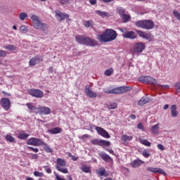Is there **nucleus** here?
<instances>
[{
	"label": "nucleus",
	"instance_id": "obj_40",
	"mask_svg": "<svg viewBox=\"0 0 180 180\" xmlns=\"http://www.w3.org/2000/svg\"><path fill=\"white\" fill-rule=\"evenodd\" d=\"M26 105L28 108V109L32 111L36 110L38 109V108H37V107H34V105H32V104H31V103H27Z\"/></svg>",
	"mask_w": 180,
	"mask_h": 180
},
{
	"label": "nucleus",
	"instance_id": "obj_51",
	"mask_svg": "<svg viewBox=\"0 0 180 180\" xmlns=\"http://www.w3.org/2000/svg\"><path fill=\"white\" fill-rule=\"evenodd\" d=\"M30 150H31L32 151L34 152V153H38L39 152V149L38 148H34L32 147H27Z\"/></svg>",
	"mask_w": 180,
	"mask_h": 180
},
{
	"label": "nucleus",
	"instance_id": "obj_61",
	"mask_svg": "<svg viewBox=\"0 0 180 180\" xmlns=\"http://www.w3.org/2000/svg\"><path fill=\"white\" fill-rule=\"evenodd\" d=\"M107 151H108L110 154L114 155V151L112 149H107Z\"/></svg>",
	"mask_w": 180,
	"mask_h": 180
},
{
	"label": "nucleus",
	"instance_id": "obj_62",
	"mask_svg": "<svg viewBox=\"0 0 180 180\" xmlns=\"http://www.w3.org/2000/svg\"><path fill=\"white\" fill-rule=\"evenodd\" d=\"M67 177L68 178V180H72V178L71 176H67Z\"/></svg>",
	"mask_w": 180,
	"mask_h": 180
},
{
	"label": "nucleus",
	"instance_id": "obj_63",
	"mask_svg": "<svg viewBox=\"0 0 180 180\" xmlns=\"http://www.w3.org/2000/svg\"><path fill=\"white\" fill-rule=\"evenodd\" d=\"M26 180H34V179H33L32 178H30V177H27V178L26 179Z\"/></svg>",
	"mask_w": 180,
	"mask_h": 180
},
{
	"label": "nucleus",
	"instance_id": "obj_28",
	"mask_svg": "<svg viewBox=\"0 0 180 180\" xmlns=\"http://www.w3.org/2000/svg\"><path fill=\"white\" fill-rule=\"evenodd\" d=\"M4 49L8 50L10 51H15L17 50V46L13 44H8L4 46Z\"/></svg>",
	"mask_w": 180,
	"mask_h": 180
},
{
	"label": "nucleus",
	"instance_id": "obj_41",
	"mask_svg": "<svg viewBox=\"0 0 180 180\" xmlns=\"http://www.w3.org/2000/svg\"><path fill=\"white\" fill-rule=\"evenodd\" d=\"M142 155L145 158H148L150 156V153L148 150H145L142 151Z\"/></svg>",
	"mask_w": 180,
	"mask_h": 180
},
{
	"label": "nucleus",
	"instance_id": "obj_45",
	"mask_svg": "<svg viewBox=\"0 0 180 180\" xmlns=\"http://www.w3.org/2000/svg\"><path fill=\"white\" fill-rule=\"evenodd\" d=\"M20 30L22 33H26L27 32V27H25V25H21Z\"/></svg>",
	"mask_w": 180,
	"mask_h": 180
},
{
	"label": "nucleus",
	"instance_id": "obj_13",
	"mask_svg": "<svg viewBox=\"0 0 180 180\" xmlns=\"http://www.w3.org/2000/svg\"><path fill=\"white\" fill-rule=\"evenodd\" d=\"M136 32L138 36L143 39L150 40L153 38V35L150 32H146L140 30H136Z\"/></svg>",
	"mask_w": 180,
	"mask_h": 180
},
{
	"label": "nucleus",
	"instance_id": "obj_48",
	"mask_svg": "<svg viewBox=\"0 0 180 180\" xmlns=\"http://www.w3.org/2000/svg\"><path fill=\"white\" fill-rule=\"evenodd\" d=\"M6 56V52L4 50H0V58H5Z\"/></svg>",
	"mask_w": 180,
	"mask_h": 180
},
{
	"label": "nucleus",
	"instance_id": "obj_59",
	"mask_svg": "<svg viewBox=\"0 0 180 180\" xmlns=\"http://www.w3.org/2000/svg\"><path fill=\"white\" fill-rule=\"evenodd\" d=\"M169 104H165V105H164V107H163V109H164V110H167V109L169 108Z\"/></svg>",
	"mask_w": 180,
	"mask_h": 180
},
{
	"label": "nucleus",
	"instance_id": "obj_29",
	"mask_svg": "<svg viewBox=\"0 0 180 180\" xmlns=\"http://www.w3.org/2000/svg\"><path fill=\"white\" fill-rule=\"evenodd\" d=\"M159 129L160 124H155V126L152 127V129H150V131H152V134H158L159 133Z\"/></svg>",
	"mask_w": 180,
	"mask_h": 180
},
{
	"label": "nucleus",
	"instance_id": "obj_56",
	"mask_svg": "<svg viewBox=\"0 0 180 180\" xmlns=\"http://www.w3.org/2000/svg\"><path fill=\"white\" fill-rule=\"evenodd\" d=\"M160 87L164 88L165 89H169V86H167V84H163V86H160Z\"/></svg>",
	"mask_w": 180,
	"mask_h": 180
},
{
	"label": "nucleus",
	"instance_id": "obj_37",
	"mask_svg": "<svg viewBox=\"0 0 180 180\" xmlns=\"http://www.w3.org/2000/svg\"><path fill=\"white\" fill-rule=\"evenodd\" d=\"M27 18V13L25 12H21L19 15V18L20 20L24 21L25 18Z\"/></svg>",
	"mask_w": 180,
	"mask_h": 180
},
{
	"label": "nucleus",
	"instance_id": "obj_19",
	"mask_svg": "<svg viewBox=\"0 0 180 180\" xmlns=\"http://www.w3.org/2000/svg\"><path fill=\"white\" fill-rule=\"evenodd\" d=\"M96 130L98 132L99 135L105 138V139H110V134L103 128L97 127H96Z\"/></svg>",
	"mask_w": 180,
	"mask_h": 180
},
{
	"label": "nucleus",
	"instance_id": "obj_47",
	"mask_svg": "<svg viewBox=\"0 0 180 180\" xmlns=\"http://www.w3.org/2000/svg\"><path fill=\"white\" fill-rule=\"evenodd\" d=\"M34 175L37 177H41L44 176V174L42 172H34Z\"/></svg>",
	"mask_w": 180,
	"mask_h": 180
},
{
	"label": "nucleus",
	"instance_id": "obj_2",
	"mask_svg": "<svg viewBox=\"0 0 180 180\" xmlns=\"http://www.w3.org/2000/svg\"><path fill=\"white\" fill-rule=\"evenodd\" d=\"M76 41L81 45H85L87 46H98L97 41L91 37L85 35H77L75 37Z\"/></svg>",
	"mask_w": 180,
	"mask_h": 180
},
{
	"label": "nucleus",
	"instance_id": "obj_1",
	"mask_svg": "<svg viewBox=\"0 0 180 180\" xmlns=\"http://www.w3.org/2000/svg\"><path fill=\"white\" fill-rule=\"evenodd\" d=\"M117 37V33L113 29L107 28L102 34L97 35V39L101 43L112 41Z\"/></svg>",
	"mask_w": 180,
	"mask_h": 180
},
{
	"label": "nucleus",
	"instance_id": "obj_24",
	"mask_svg": "<svg viewBox=\"0 0 180 180\" xmlns=\"http://www.w3.org/2000/svg\"><path fill=\"white\" fill-rule=\"evenodd\" d=\"M100 157L105 162H113L112 158L105 153H101Z\"/></svg>",
	"mask_w": 180,
	"mask_h": 180
},
{
	"label": "nucleus",
	"instance_id": "obj_33",
	"mask_svg": "<svg viewBox=\"0 0 180 180\" xmlns=\"http://www.w3.org/2000/svg\"><path fill=\"white\" fill-rule=\"evenodd\" d=\"M133 139L132 136H129L127 135H124L121 137V141H124V142H127V141H130Z\"/></svg>",
	"mask_w": 180,
	"mask_h": 180
},
{
	"label": "nucleus",
	"instance_id": "obj_43",
	"mask_svg": "<svg viewBox=\"0 0 180 180\" xmlns=\"http://www.w3.org/2000/svg\"><path fill=\"white\" fill-rule=\"evenodd\" d=\"M44 146V149L45 150V151H46L47 153H51L52 150L51 148L46 144L44 143V144L43 146Z\"/></svg>",
	"mask_w": 180,
	"mask_h": 180
},
{
	"label": "nucleus",
	"instance_id": "obj_31",
	"mask_svg": "<svg viewBox=\"0 0 180 180\" xmlns=\"http://www.w3.org/2000/svg\"><path fill=\"white\" fill-rule=\"evenodd\" d=\"M84 25L86 28L93 27H94V22H93V20H86L84 22Z\"/></svg>",
	"mask_w": 180,
	"mask_h": 180
},
{
	"label": "nucleus",
	"instance_id": "obj_6",
	"mask_svg": "<svg viewBox=\"0 0 180 180\" xmlns=\"http://www.w3.org/2000/svg\"><path fill=\"white\" fill-rule=\"evenodd\" d=\"M145 49L146 44L143 42H137L135 43V45H134V47L131 49V53H132V55L136 54L139 56Z\"/></svg>",
	"mask_w": 180,
	"mask_h": 180
},
{
	"label": "nucleus",
	"instance_id": "obj_5",
	"mask_svg": "<svg viewBox=\"0 0 180 180\" xmlns=\"http://www.w3.org/2000/svg\"><path fill=\"white\" fill-rule=\"evenodd\" d=\"M135 26L146 30H151L155 27V23L151 20H139L135 22Z\"/></svg>",
	"mask_w": 180,
	"mask_h": 180
},
{
	"label": "nucleus",
	"instance_id": "obj_30",
	"mask_svg": "<svg viewBox=\"0 0 180 180\" xmlns=\"http://www.w3.org/2000/svg\"><path fill=\"white\" fill-rule=\"evenodd\" d=\"M106 170L104 167H102L101 169H99V170L97 172L98 174H99L100 176H108V174H107Z\"/></svg>",
	"mask_w": 180,
	"mask_h": 180
},
{
	"label": "nucleus",
	"instance_id": "obj_26",
	"mask_svg": "<svg viewBox=\"0 0 180 180\" xmlns=\"http://www.w3.org/2000/svg\"><path fill=\"white\" fill-rule=\"evenodd\" d=\"M176 108H177V107L175 105H171V107H170L171 114L173 117H177L178 112L176 111Z\"/></svg>",
	"mask_w": 180,
	"mask_h": 180
},
{
	"label": "nucleus",
	"instance_id": "obj_58",
	"mask_svg": "<svg viewBox=\"0 0 180 180\" xmlns=\"http://www.w3.org/2000/svg\"><path fill=\"white\" fill-rule=\"evenodd\" d=\"M105 4L111 3L113 0H102Z\"/></svg>",
	"mask_w": 180,
	"mask_h": 180
},
{
	"label": "nucleus",
	"instance_id": "obj_32",
	"mask_svg": "<svg viewBox=\"0 0 180 180\" xmlns=\"http://www.w3.org/2000/svg\"><path fill=\"white\" fill-rule=\"evenodd\" d=\"M6 139L7 141L10 142V143H16V141L14 137H13L10 134H8L6 136Z\"/></svg>",
	"mask_w": 180,
	"mask_h": 180
},
{
	"label": "nucleus",
	"instance_id": "obj_12",
	"mask_svg": "<svg viewBox=\"0 0 180 180\" xmlns=\"http://www.w3.org/2000/svg\"><path fill=\"white\" fill-rule=\"evenodd\" d=\"M55 13H56V18L59 22L63 21L65 19L69 18V14L62 12L60 10H56Z\"/></svg>",
	"mask_w": 180,
	"mask_h": 180
},
{
	"label": "nucleus",
	"instance_id": "obj_52",
	"mask_svg": "<svg viewBox=\"0 0 180 180\" xmlns=\"http://www.w3.org/2000/svg\"><path fill=\"white\" fill-rule=\"evenodd\" d=\"M138 129L144 131V127L143 125L141 124V122H139V124H138Z\"/></svg>",
	"mask_w": 180,
	"mask_h": 180
},
{
	"label": "nucleus",
	"instance_id": "obj_38",
	"mask_svg": "<svg viewBox=\"0 0 180 180\" xmlns=\"http://www.w3.org/2000/svg\"><path fill=\"white\" fill-rule=\"evenodd\" d=\"M117 12L118 13V15H120V17L123 16L125 13V10L122 8H117Z\"/></svg>",
	"mask_w": 180,
	"mask_h": 180
},
{
	"label": "nucleus",
	"instance_id": "obj_27",
	"mask_svg": "<svg viewBox=\"0 0 180 180\" xmlns=\"http://www.w3.org/2000/svg\"><path fill=\"white\" fill-rule=\"evenodd\" d=\"M30 136V134H25V131L20 132L18 138L21 140H26Z\"/></svg>",
	"mask_w": 180,
	"mask_h": 180
},
{
	"label": "nucleus",
	"instance_id": "obj_7",
	"mask_svg": "<svg viewBox=\"0 0 180 180\" xmlns=\"http://www.w3.org/2000/svg\"><path fill=\"white\" fill-rule=\"evenodd\" d=\"M56 169L62 172L63 174H68V169L65 168L66 166V162L65 160L61 159V158H58L56 160Z\"/></svg>",
	"mask_w": 180,
	"mask_h": 180
},
{
	"label": "nucleus",
	"instance_id": "obj_8",
	"mask_svg": "<svg viewBox=\"0 0 180 180\" xmlns=\"http://www.w3.org/2000/svg\"><path fill=\"white\" fill-rule=\"evenodd\" d=\"M27 93L29 95L37 98H42L44 96V92L39 89H28Z\"/></svg>",
	"mask_w": 180,
	"mask_h": 180
},
{
	"label": "nucleus",
	"instance_id": "obj_42",
	"mask_svg": "<svg viewBox=\"0 0 180 180\" xmlns=\"http://www.w3.org/2000/svg\"><path fill=\"white\" fill-rule=\"evenodd\" d=\"M113 72H114L113 68H110L105 70V75L109 77L113 73Z\"/></svg>",
	"mask_w": 180,
	"mask_h": 180
},
{
	"label": "nucleus",
	"instance_id": "obj_23",
	"mask_svg": "<svg viewBox=\"0 0 180 180\" xmlns=\"http://www.w3.org/2000/svg\"><path fill=\"white\" fill-rule=\"evenodd\" d=\"M143 164H144L143 161H142L141 160H134V162H132V165H131L134 168H137V167H139Z\"/></svg>",
	"mask_w": 180,
	"mask_h": 180
},
{
	"label": "nucleus",
	"instance_id": "obj_21",
	"mask_svg": "<svg viewBox=\"0 0 180 180\" xmlns=\"http://www.w3.org/2000/svg\"><path fill=\"white\" fill-rule=\"evenodd\" d=\"M151 101V98H148V97H142L140 101H138V105L143 106L146 103H148Z\"/></svg>",
	"mask_w": 180,
	"mask_h": 180
},
{
	"label": "nucleus",
	"instance_id": "obj_35",
	"mask_svg": "<svg viewBox=\"0 0 180 180\" xmlns=\"http://www.w3.org/2000/svg\"><path fill=\"white\" fill-rule=\"evenodd\" d=\"M172 14L174 17L180 22V13L177 10H174Z\"/></svg>",
	"mask_w": 180,
	"mask_h": 180
},
{
	"label": "nucleus",
	"instance_id": "obj_3",
	"mask_svg": "<svg viewBox=\"0 0 180 180\" xmlns=\"http://www.w3.org/2000/svg\"><path fill=\"white\" fill-rule=\"evenodd\" d=\"M131 89L132 87H130V86H122L121 87H116L115 89H112V87H105V89H103V91L108 94H122Z\"/></svg>",
	"mask_w": 180,
	"mask_h": 180
},
{
	"label": "nucleus",
	"instance_id": "obj_20",
	"mask_svg": "<svg viewBox=\"0 0 180 180\" xmlns=\"http://www.w3.org/2000/svg\"><path fill=\"white\" fill-rule=\"evenodd\" d=\"M146 170L155 174L159 173L163 174L164 176L167 175L165 171L160 168L146 167Z\"/></svg>",
	"mask_w": 180,
	"mask_h": 180
},
{
	"label": "nucleus",
	"instance_id": "obj_54",
	"mask_svg": "<svg viewBox=\"0 0 180 180\" xmlns=\"http://www.w3.org/2000/svg\"><path fill=\"white\" fill-rule=\"evenodd\" d=\"M89 3L91 4V5H96V3H97V0H89Z\"/></svg>",
	"mask_w": 180,
	"mask_h": 180
},
{
	"label": "nucleus",
	"instance_id": "obj_36",
	"mask_svg": "<svg viewBox=\"0 0 180 180\" xmlns=\"http://www.w3.org/2000/svg\"><path fill=\"white\" fill-rule=\"evenodd\" d=\"M140 141L141 143H142V145H144L148 147L151 146V143H150L147 139H141Z\"/></svg>",
	"mask_w": 180,
	"mask_h": 180
},
{
	"label": "nucleus",
	"instance_id": "obj_46",
	"mask_svg": "<svg viewBox=\"0 0 180 180\" xmlns=\"http://www.w3.org/2000/svg\"><path fill=\"white\" fill-rule=\"evenodd\" d=\"M44 168L46 173H48V174L52 173V170L49 166H44Z\"/></svg>",
	"mask_w": 180,
	"mask_h": 180
},
{
	"label": "nucleus",
	"instance_id": "obj_53",
	"mask_svg": "<svg viewBox=\"0 0 180 180\" xmlns=\"http://www.w3.org/2000/svg\"><path fill=\"white\" fill-rule=\"evenodd\" d=\"M158 148H159V150H160L162 151L165 150V147L162 144H158Z\"/></svg>",
	"mask_w": 180,
	"mask_h": 180
},
{
	"label": "nucleus",
	"instance_id": "obj_16",
	"mask_svg": "<svg viewBox=\"0 0 180 180\" xmlns=\"http://www.w3.org/2000/svg\"><path fill=\"white\" fill-rule=\"evenodd\" d=\"M42 61L43 58H41L39 56L37 55L30 59V60L29 61V65L30 66H34Z\"/></svg>",
	"mask_w": 180,
	"mask_h": 180
},
{
	"label": "nucleus",
	"instance_id": "obj_55",
	"mask_svg": "<svg viewBox=\"0 0 180 180\" xmlns=\"http://www.w3.org/2000/svg\"><path fill=\"white\" fill-rule=\"evenodd\" d=\"M39 158V155L38 154H34L32 156V160H37Z\"/></svg>",
	"mask_w": 180,
	"mask_h": 180
},
{
	"label": "nucleus",
	"instance_id": "obj_34",
	"mask_svg": "<svg viewBox=\"0 0 180 180\" xmlns=\"http://www.w3.org/2000/svg\"><path fill=\"white\" fill-rule=\"evenodd\" d=\"M121 19L124 21V22H128L129 20L131 19V17L129 15L127 14H124L123 15L121 16Z\"/></svg>",
	"mask_w": 180,
	"mask_h": 180
},
{
	"label": "nucleus",
	"instance_id": "obj_4",
	"mask_svg": "<svg viewBox=\"0 0 180 180\" xmlns=\"http://www.w3.org/2000/svg\"><path fill=\"white\" fill-rule=\"evenodd\" d=\"M31 19L35 30H41L42 32H46L48 30V25L40 21V18L38 15L33 14L31 17Z\"/></svg>",
	"mask_w": 180,
	"mask_h": 180
},
{
	"label": "nucleus",
	"instance_id": "obj_18",
	"mask_svg": "<svg viewBox=\"0 0 180 180\" xmlns=\"http://www.w3.org/2000/svg\"><path fill=\"white\" fill-rule=\"evenodd\" d=\"M37 110V113L39 115H47L51 113V108H49V107H39Z\"/></svg>",
	"mask_w": 180,
	"mask_h": 180
},
{
	"label": "nucleus",
	"instance_id": "obj_10",
	"mask_svg": "<svg viewBox=\"0 0 180 180\" xmlns=\"http://www.w3.org/2000/svg\"><path fill=\"white\" fill-rule=\"evenodd\" d=\"M27 144L37 147L44 145V142L40 139L32 137L27 140Z\"/></svg>",
	"mask_w": 180,
	"mask_h": 180
},
{
	"label": "nucleus",
	"instance_id": "obj_11",
	"mask_svg": "<svg viewBox=\"0 0 180 180\" xmlns=\"http://www.w3.org/2000/svg\"><path fill=\"white\" fill-rule=\"evenodd\" d=\"M92 145L99 146L101 147H109L111 145V143L108 141L99 140V139H93L91 141Z\"/></svg>",
	"mask_w": 180,
	"mask_h": 180
},
{
	"label": "nucleus",
	"instance_id": "obj_44",
	"mask_svg": "<svg viewBox=\"0 0 180 180\" xmlns=\"http://www.w3.org/2000/svg\"><path fill=\"white\" fill-rule=\"evenodd\" d=\"M109 109H116L117 108V103H111L110 105L108 106Z\"/></svg>",
	"mask_w": 180,
	"mask_h": 180
},
{
	"label": "nucleus",
	"instance_id": "obj_50",
	"mask_svg": "<svg viewBox=\"0 0 180 180\" xmlns=\"http://www.w3.org/2000/svg\"><path fill=\"white\" fill-rule=\"evenodd\" d=\"M56 176V180H66L64 178H61L58 174H57L56 172L54 173Z\"/></svg>",
	"mask_w": 180,
	"mask_h": 180
},
{
	"label": "nucleus",
	"instance_id": "obj_25",
	"mask_svg": "<svg viewBox=\"0 0 180 180\" xmlns=\"http://www.w3.org/2000/svg\"><path fill=\"white\" fill-rule=\"evenodd\" d=\"M96 13L97 15H98L100 17L103 18H106V17H109V15H110L108 12L101 11L100 10L96 11Z\"/></svg>",
	"mask_w": 180,
	"mask_h": 180
},
{
	"label": "nucleus",
	"instance_id": "obj_49",
	"mask_svg": "<svg viewBox=\"0 0 180 180\" xmlns=\"http://www.w3.org/2000/svg\"><path fill=\"white\" fill-rule=\"evenodd\" d=\"M60 2L63 6L69 4V0H60Z\"/></svg>",
	"mask_w": 180,
	"mask_h": 180
},
{
	"label": "nucleus",
	"instance_id": "obj_15",
	"mask_svg": "<svg viewBox=\"0 0 180 180\" xmlns=\"http://www.w3.org/2000/svg\"><path fill=\"white\" fill-rule=\"evenodd\" d=\"M122 37L134 40L137 39V34L134 31H125V32L122 33Z\"/></svg>",
	"mask_w": 180,
	"mask_h": 180
},
{
	"label": "nucleus",
	"instance_id": "obj_22",
	"mask_svg": "<svg viewBox=\"0 0 180 180\" xmlns=\"http://www.w3.org/2000/svg\"><path fill=\"white\" fill-rule=\"evenodd\" d=\"M63 131V129L59 127H56L51 129H49L48 130V133L51 134H58L61 133Z\"/></svg>",
	"mask_w": 180,
	"mask_h": 180
},
{
	"label": "nucleus",
	"instance_id": "obj_39",
	"mask_svg": "<svg viewBox=\"0 0 180 180\" xmlns=\"http://www.w3.org/2000/svg\"><path fill=\"white\" fill-rule=\"evenodd\" d=\"M81 170H82L85 173H89L91 171V167H88L86 165H84V166L81 167Z\"/></svg>",
	"mask_w": 180,
	"mask_h": 180
},
{
	"label": "nucleus",
	"instance_id": "obj_57",
	"mask_svg": "<svg viewBox=\"0 0 180 180\" xmlns=\"http://www.w3.org/2000/svg\"><path fill=\"white\" fill-rule=\"evenodd\" d=\"M129 118H131V120H134L136 119V115H134V114H132L131 115H129Z\"/></svg>",
	"mask_w": 180,
	"mask_h": 180
},
{
	"label": "nucleus",
	"instance_id": "obj_17",
	"mask_svg": "<svg viewBox=\"0 0 180 180\" xmlns=\"http://www.w3.org/2000/svg\"><path fill=\"white\" fill-rule=\"evenodd\" d=\"M85 93L86 96L91 98H95L97 97V93L92 91L91 86H86Z\"/></svg>",
	"mask_w": 180,
	"mask_h": 180
},
{
	"label": "nucleus",
	"instance_id": "obj_64",
	"mask_svg": "<svg viewBox=\"0 0 180 180\" xmlns=\"http://www.w3.org/2000/svg\"><path fill=\"white\" fill-rule=\"evenodd\" d=\"M105 180H114V179H112V178H107V179H105Z\"/></svg>",
	"mask_w": 180,
	"mask_h": 180
},
{
	"label": "nucleus",
	"instance_id": "obj_9",
	"mask_svg": "<svg viewBox=\"0 0 180 180\" xmlns=\"http://www.w3.org/2000/svg\"><path fill=\"white\" fill-rule=\"evenodd\" d=\"M138 81L146 84L155 85L157 84V80L151 77L150 76H141Z\"/></svg>",
	"mask_w": 180,
	"mask_h": 180
},
{
	"label": "nucleus",
	"instance_id": "obj_60",
	"mask_svg": "<svg viewBox=\"0 0 180 180\" xmlns=\"http://www.w3.org/2000/svg\"><path fill=\"white\" fill-rule=\"evenodd\" d=\"M72 160L73 161H77L78 160V158L73 155L72 158Z\"/></svg>",
	"mask_w": 180,
	"mask_h": 180
},
{
	"label": "nucleus",
	"instance_id": "obj_14",
	"mask_svg": "<svg viewBox=\"0 0 180 180\" xmlns=\"http://www.w3.org/2000/svg\"><path fill=\"white\" fill-rule=\"evenodd\" d=\"M0 105L6 111L9 110L11 108V100L4 97L0 100Z\"/></svg>",
	"mask_w": 180,
	"mask_h": 180
}]
</instances>
